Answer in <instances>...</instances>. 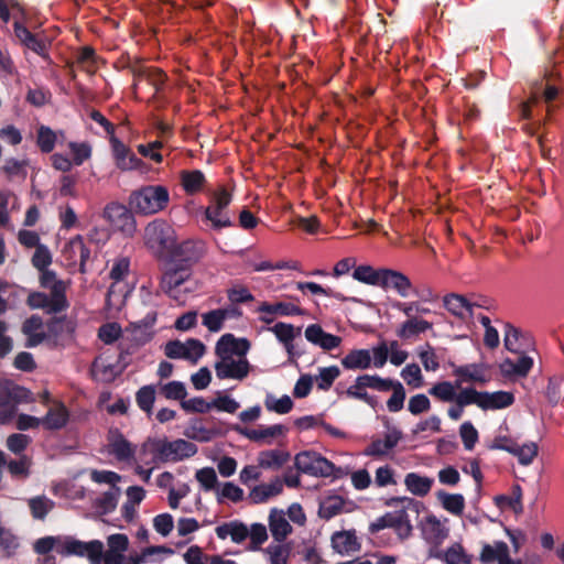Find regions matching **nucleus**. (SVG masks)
I'll list each match as a JSON object with an SVG mask.
<instances>
[{"mask_svg": "<svg viewBox=\"0 0 564 564\" xmlns=\"http://www.w3.org/2000/svg\"><path fill=\"white\" fill-rule=\"evenodd\" d=\"M249 349L250 343L246 338H236L232 334L223 335L215 346L216 377L220 380L243 381L251 370L246 357Z\"/></svg>", "mask_w": 564, "mask_h": 564, "instance_id": "obj_1", "label": "nucleus"}, {"mask_svg": "<svg viewBox=\"0 0 564 564\" xmlns=\"http://www.w3.org/2000/svg\"><path fill=\"white\" fill-rule=\"evenodd\" d=\"M197 446L186 440L169 441L167 437H149L139 451V459L144 465L177 463L194 456Z\"/></svg>", "mask_w": 564, "mask_h": 564, "instance_id": "obj_2", "label": "nucleus"}, {"mask_svg": "<svg viewBox=\"0 0 564 564\" xmlns=\"http://www.w3.org/2000/svg\"><path fill=\"white\" fill-rule=\"evenodd\" d=\"M421 503L412 498L390 499V531H392L400 541L408 539L412 534L413 523L420 517Z\"/></svg>", "mask_w": 564, "mask_h": 564, "instance_id": "obj_3", "label": "nucleus"}, {"mask_svg": "<svg viewBox=\"0 0 564 564\" xmlns=\"http://www.w3.org/2000/svg\"><path fill=\"white\" fill-rule=\"evenodd\" d=\"M170 203V193L163 185H144L133 191L129 197L131 210L142 216L163 212Z\"/></svg>", "mask_w": 564, "mask_h": 564, "instance_id": "obj_4", "label": "nucleus"}, {"mask_svg": "<svg viewBox=\"0 0 564 564\" xmlns=\"http://www.w3.org/2000/svg\"><path fill=\"white\" fill-rule=\"evenodd\" d=\"M147 248L156 256L174 249L176 234L174 228L164 219H154L144 228L143 235Z\"/></svg>", "mask_w": 564, "mask_h": 564, "instance_id": "obj_5", "label": "nucleus"}, {"mask_svg": "<svg viewBox=\"0 0 564 564\" xmlns=\"http://www.w3.org/2000/svg\"><path fill=\"white\" fill-rule=\"evenodd\" d=\"M232 195L225 187L216 189L209 199V204L204 209V218L215 230H220L234 226L229 205Z\"/></svg>", "mask_w": 564, "mask_h": 564, "instance_id": "obj_6", "label": "nucleus"}, {"mask_svg": "<svg viewBox=\"0 0 564 564\" xmlns=\"http://www.w3.org/2000/svg\"><path fill=\"white\" fill-rule=\"evenodd\" d=\"M388 360V346L381 344L371 349L350 350L343 359L341 366L347 370H364L371 366L382 368Z\"/></svg>", "mask_w": 564, "mask_h": 564, "instance_id": "obj_7", "label": "nucleus"}, {"mask_svg": "<svg viewBox=\"0 0 564 564\" xmlns=\"http://www.w3.org/2000/svg\"><path fill=\"white\" fill-rule=\"evenodd\" d=\"M191 270L184 265H173L162 275L160 288L163 293L178 303L186 301V294L191 291L187 283L191 279Z\"/></svg>", "mask_w": 564, "mask_h": 564, "instance_id": "obj_8", "label": "nucleus"}, {"mask_svg": "<svg viewBox=\"0 0 564 564\" xmlns=\"http://www.w3.org/2000/svg\"><path fill=\"white\" fill-rule=\"evenodd\" d=\"M102 550L104 543L99 540L84 542L73 536H64L57 544V553L59 555L86 557L89 564H99Z\"/></svg>", "mask_w": 564, "mask_h": 564, "instance_id": "obj_9", "label": "nucleus"}, {"mask_svg": "<svg viewBox=\"0 0 564 564\" xmlns=\"http://www.w3.org/2000/svg\"><path fill=\"white\" fill-rule=\"evenodd\" d=\"M294 463L301 473L311 476L328 477L335 470L333 463L313 451L296 454Z\"/></svg>", "mask_w": 564, "mask_h": 564, "instance_id": "obj_10", "label": "nucleus"}, {"mask_svg": "<svg viewBox=\"0 0 564 564\" xmlns=\"http://www.w3.org/2000/svg\"><path fill=\"white\" fill-rule=\"evenodd\" d=\"M165 355L171 359H185L196 364L205 354V345L194 338L186 341L171 340L164 347Z\"/></svg>", "mask_w": 564, "mask_h": 564, "instance_id": "obj_11", "label": "nucleus"}, {"mask_svg": "<svg viewBox=\"0 0 564 564\" xmlns=\"http://www.w3.org/2000/svg\"><path fill=\"white\" fill-rule=\"evenodd\" d=\"M107 452L120 463H130L135 455V446L118 429H110L107 435Z\"/></svg>", "mask_w": 564, "mask_h": 564, "instance_id": "obj_12", "label": "nucleus"}, {"mask_svg": "<svg viewBox=\"0 0 564 564\" xmlns=\"http://www.w3.org/2000/svg\"><path fill=\"white\" fill-rule=\"evenodd\" d=\"M104 218L123 232L132 234L135 230L134 217L123 204L109 203L104 209Z\"/></svg>", "mask_w": 564, "mask_h": 564, "instance_id": "obj_13", "label": "nucleus"}, {"mask_svg": "<svg viewBox=\"0 0 564 564\" xmlns=\"http://www.w3.org/2000/svg\"><path fill=\"white\" fill-rule=\"evenodd\" d=\"M110 145L116 166L120 171H133L143 166V162L139 159L122 141L116 135L110 138Z\"/></svg>", "mask_w": 564, "mask_h": 564, "instance_id": "obj_14", "label": "nucleus"}, {"mask_svg": "<svg viewBox=\"0 0 564 564\" xmlns=\"http://www.w3.org/2000/svg\"><path fill=\"white\" fill-rule=\"evenodd\" d=\"M108 549L102 550L99 564H122L124 554L129 547V539L126 534L115 533L107 538Z\"/></svg>", "mask_w": 564, "mask_h": 564, "instance_id": "obj_15", "label": "nucleus"}, {"mask_svg": "<svg viewBox=\"0 0 564 564\" xmlns=\"http://www.w3.org/2000/svg\"><path fill=\"white\" fill-rule=\"evenodd\" d=\"M257 312L260 314L259 319L265 324L273 323L275 316H296L303 314L300 306L290 302H263L258 306Z\"/></svg>", "mask_w": 564, "mask_h": 564, "instance_id": "obj_16", "label": "nucleus"}, {"mask_svg": "<svg viewBox=\"0 0 564 564\" xmlns=\"http://www.w3.org/2000/svg\"><path fill=\"white\" fill-rule=\"evenodd\" d=\"M330 543L333 550L343 556H350L359 552L361 547L356 530L334 532L330 538Z\"/></svg>", "mask_w": 564, "mask_h": 564, "instance_id": "obj_17", "label": "nucleus"}, {"mask_svg": "<svg viewBox=\"0 0 564 564\" xmlns=\"http://www.w3.org/2000/svg\"><path fill=\"white\" fill-rule=\"evenodd\" d=\"M423 539L435 546L443 543L448 535L446 521H441L433 514L427 516L421 524Z\"/></svg>", "mask_w": 564, "mask_h": 564, "instance_id": "obj_18", "label": "nucleus"}, {"mask_svg": "<svg viewBox=\"0 0 564 564\" xmlns=\"http://www.w3.org/2000/svg\"><path fill=\"white\" fill-rule=\"evenodd\" d=\"M40 278L41 286L48 289L53 295V302L57 310H65L67 307L66 286L62 280L56 278V274L50 270H41Z\"/></svg>", "mask_w": 564, "mask_h": 564, "instance_id": "obj_19", "label": "nucleus"}, {"mask_svg": "<svg viewBox=\"0 0 564 564\" xmlns=\"http://www.w3.org/2000/svg\"><path fill=\"white\" fill-rule=\"evenodd\" d=\"M443 303L445 308L455 317L465 323L471 321L476 305L465 296L452 293L444 297Z\"/></svg>", "mask_w": 564, "mask_h": 564, "instance_id": "obj_20", "label": "nucleus"}, {"mask_svg": "<svg viewBox=\"0 0 564 564\" xmlns=\"http://www.w3.org/2000/svg\"><path fill=\"white\" fill-rule=\"evenodd\" d=\"M305 338L315 346L324 350H332L337 348L341 338L339 336L326 333L319 325L312 324L305 329Z\"/></svg>", "mask_w": 564, "mask_h": 564, "instance_id": "obj_21", "label": "nucleus"}, {"mask_svg": "<svg viewBox=\"0 0 564 564\" xmlns=\"http://www.w3.org/2000/svg\"><path fill=\"white\" fill-rule=\"evenodd\" d=\"M282 491L283 480L275 477L268 484H260L252 487L248 494V500L254 505L264 503L271 498L280 495Z\"/></svg>", "mask_w": 564, "mask_h": 564, "instance_id": "obj_22", "label": "nucleus"}, {"mask_svg": "<svg viewBox=\"0 0 564 564\" xmlns=\"http://www.w3.org/2000/svg\"><path fill=\"white\" fill-rule=\"evenodd\" d=\"M236 431L250 441L271 444L272 440L276 436L283 435L286 429L282 424H274L271 426H260L258 429L237 427Z\"/></svg>", "mask_w": 564, "mask_h": 564, "instance_id": "obj_23", "label": "nucleus"}, {"mask_svg": "<svg viewBox=\"0 0 564 564\" xmlns=\"http://www.w3.org/2000/svg\"><path fill=\"white\" fill-rule=\"evenodd\" d=\"M495 447L516 456L519 463L524 466L530 465L538 455V445L534 442H528L522 445L509 442L496 445Z\"/></svg>", "mask_w": 564, "mask_h": 564, "instance_id": "obj_24", "label": "nucleus"}, {"mask_svg": "<svg viewBox=\"0 0 564 564\" xmlns=\"http://www.w3.org/2000/svg\"><path fill=\"white\" fill-rule=\"evenodd\" d=\"M14 34L17 39L29 50L33 51L40 56L45 57L47 51V43L32 34L22 23L15 21L13 23Z\"/></svg>", "mask_w": 564, "mask_h": 564, "instance_id": "obj_25", "label": "nucleus"}, {"mask_svg": "<svg viewBox=\"0 0 564 564\" xmlns=\"http://www.w3.org/2000/svg\"><path fill=\"white\" fill-rule=\"evenodd\" d=\"M514 395L509 391L481 392L480 409L484 411L501 410L512 405Z\"/></svg>", "mask_w": 564, "mask_h": 564, "instance_id": "obj_26", "label": "nucleus"}, {"mask_svg": "<svg viewBox=\"0 0 564 564\" xmlns=\"http://www.w3.org/2000/svg\"><path fill=\"white\" fill-rule=\"evenodd\" d=\"M352 278L366 284L386 286L388 269L376 270L370 265H359L354 270Z\"/></svg>", "mask_w": 564, "mask_h": 564, "instance_id": "obj_27", "label": "nucleus"}, {"mask_svg": "<svg viewBox=\"0 0 564 564\" xmlns=\"http://www.w3.org/2000/svg\"><path fill=\"white\" fill-rule=\"evenodd\" d=\"M69 412L62 403L51 406L47 413L41 417L42 425L50 431H57L66 426Z\"/></svg>", "mask_w": 564, "mask_h": 564, "instance_id": "obj_28", "label": "nucleus"}, {"mask_svg": "<svg viewBox=\"0 0 564 564\" xmlns=\"http://www.w3.org/2000/svg\"><path fill=\"white\" fill-rule=\"evenodd\" d=\"M215 531L219 539L225 540L230 538L234 543H241L249 535L247 525L238 520L218 525Z\"/></svg>", "mask_w": 564, "mask_h": 564, "instance_id": "obj_29", "label": "nucleus"}, {"mask_svg": "<svg viewBox=\"0 0 564 564\" xmlns=\"http://www.w3.org/2000/svg\"><path fill=\"white\" fill-rule=\"evenodd\" d=\"M22 332L26 336V347H35L46 337L43 332V321L39 315L29 317L23 323Z\"/></svg>", "mask_w": 564, "mask_h": 564, "instance_id": "obj_30", "label": "nucleus"}, {"mask_svg": "<svg viewBox=\"0 0 564 564\" xmlns=\"http://www.w3.org/2000/svg\"><path fill=\"white\" fill-rule=\"evenodd\" d=\"M269 528L275 542H283L292 532V527L284 512L275 509L270 512Z\"/></svg>", "mask_w": 564, "mask_h": 564, "instance_id": "obj_31", "label": "nucleus"}, {"mask_svg": "<svg viewBox=\"0 0 564 564\" xmlns=\"http://www.w3.org/2000/svg\"><path fill=\"white\" fill-rule=\"evenodd\" d=\"M121 372L118 365L107 360L104 357H98L93 364L91 373L94 378L101 382L113 381Z\"/></svg>", "mask_w": 564, "mask_h": 564, "instance_id": "obj_32", "label": "nucleus"}, {"mask_svg": "<svg viewBox=\"0 0 564 564\" xmlns=\"http://www.w3.org/2000/svg\"><path fill=\"white\" fill-rule=\"evenodd\" d=\"M485 364H467L454 367V375L462 378L463 381L480 382L488 381Z\"/></svg>", "mask_w": 564, "mask_h": 564, "instance_id": "obj_33", "label": "nucleus"}, {"mask_svg": "<svg viewBox=\"0 0 564 564\" xmlns=\"http://www.w3.org/2000/svg\"><path fill=\"white\" fill-rule=\"evenodd\" d=\"M533 366V359L521 355L517 360L506 359L501 362V372L506 376L525 377Z\"/></svg>", "mask_w": 564, "mask_h": 564, "instance_id": "obj_34", "label": "nucleus"}, {"mask_svg": "<svg viewBox=\"0 0 564 564\" xmlns=\"http://www.w3.org/2000/svg\"><path fill=\"white\" fill-rule=\"evenodd\" d=\"M432 327V323L423 318H408L397 328L395 334L401 339H409L430 330Z\"/></svg>", "mask_w": 564, "mask_h": 564, "instance_id": "obj_35", "label": "nucleus"}, {"mask_svg": "<svg viewBox=\"0 0 564 564\" xmlns=\"http://www.w3.org/2000/svg\"><path fill=\"white\" fill-rule=\"evenodd\" d=\"M390 289L395 291L402 299H409L416 295V289L411 280L402 272L390 269L389 272Z\"/></svg>", "mask_w": 564, "mask_h": 564, "instance_id": "obj_36", "label": "nucleus"}, {"mask_svg": "<svg viewBox=\"0 0 564 564\" xmlns=\"http://www.w3.org/2000/svg\"><path fill=\"white\" fill-rule=\"evenodd\" d=\"M268 330L272 332L278 340L283 344L286 349L289 356L294 355V345L293 340L296 334H300V329L295 330L292 324L286 323H276L274 326L269 327Z\"/></svg>", "mask_w": 564, "mask_h": 564, "instance_id": "obj_37", "label": "nucleus"}, {"mask_svg": "<svg viewBox=\"0 0 564 564\" xmlns=\"http://www.w3.org/2000/svg\"><path fill=\"white\" fill-rule=\"evenodd\" d=\"M443 560L446 564H471V555L468 554L458 542L451 544L444 552L430 554Z\"/></svg>", "mask_w": 564, "mask_h": 564, "instance_id": "obj_38", "label": "nucleus"}, {"mask_svg": "<svg viewBox=\"0 0 564 564\" xmlns=\"http://www.w3.org/2000/svg\"><path fill=\"white\" fill-rule=\"evenodd\" d=\"M290 458V454L281 449L263 451L259 454V466L265 469H279Z\"/></svg>", "mask_w": 564, "mask_h": 564, "instance_id": "obj_39", "label": "nucleus"}, {"mask_svg": "<svg viewBox=\"0 0 564 564\" xmlns=\"http://www.w3.org/2000/svg\"><path fill=\"white\" fill-rule=\"evenodd\" d=\"M205 253V243L203 241L187 240L177 248V254L187 263L198 261Z\"/></svg>", "mask_w": 564, "mask_h": 564, "instance_id": "obj_40", "label": "nucleus"}, {"mask_svg": "<svg viewBox=\"0 0 564 564\" xmlns=\"http://www.w3.org/2000/svg\"><path fill=\"white\" fill-rule=\"evenodd\" d=\"M509 553V546L503 541H496L492 544H484L479 560L484 564H490L499 561Z\"/></svg>", "mask_w": 564, "mask_h": 564, "instance_id": "obj_41", "label": "nucleus"}, {"mask_svg": "<svg viewBox=\"0 0 564 564\" xmlns=\"http://www.w3.org/2000/svg\"><path fill=\"white\" fill-rule=\"evenodd\" d=\"M58 137L64 138V132H55L47 126H40L37 129L36 144L43 153H51L55 148Z\"/></svg>", "mask_w": 564, "mask_h": 564, "instance_id": "obj_42", "label": "nucleus"}, {"mask_svg": "<svg viewBox=\"0 0 564 564\" xmlns=\"http://www.w3.org/2000/svg\"><path fill=\"white\" fill-rule=\"evenodd\" d=\"M291 551V544L284 541L271 543L264 549L270 564H288Z\"/></svg>", "mask_w": 564, "mask_h": 564, "instance_id": "obj_43", "label": "nucleus"}, {"mask_svg": "<svg viewBox=\"0 0 564 564\" xmlns=\"http://www.w3.org/2000/svg\"><path fill=\"white\" fill-rule=\"evenodd\" d=\"M119 496V487H109L105 492H102L98 498H96V509L102 514L110 513L116 509Z\"/></svg>", "mask_w": 564, "mask_h": 564, "instance_id": "obj_44", "label": "nucleus"}, {"mask_svg": "<svg viewBox=\"0 0 564 564\" xmlns=\"http://www.w3.org/2000/svg\"><path fill=\"white\" fill-rule=\"evenodd\" d=\"M53 492L56 496L68 500H82L86 497V488L74 481H65L54 486Z\"/></svg>", "mask_w": 564, "mask_h": 564, "instance_id": "obj_45", "label": "nucleus"}, {"mask_svg": "<svg viewBox=\"0 0 564 564\" xmlns=\"http://www.w3.org/2000/svg\"><path fill=\"white\" fill-rule=\"evenodd\" d=\"M28 304L31 308H44L47 313H59L63 310H57L53 302V295H46L42 292H31L28 296Z\"/></svg>", "mask_w": 564, "mask_h": 564, "instance_id": "obj_46", "label": "nucleus"}, {"mask_svg": "<svg viewBox=\"0 0 564 564\" xmlns=\"http://www.w3.org/2000/svg\"><path fill=\"white\" fill-rule=\"evenodd\" d=\"M432 484L433 480L431 478L423 477L414 473H411L405 477L406 488L417 496L426 495L430 491Z\"/></svg>", "mask_w": 564, "mask_h": 564, "instance_id": "obj_47", "label": "nucleus"}, {"mask_svg": "<svg viewBox=\"0 0 564 564\" xmlns=\"http://www.w3.org/2000/svg\"><path fill=\"white\" fill-rule=\"evenodd\" d=\"M205 182L204 174L198 171H184L182 172V185L187 194H194L202 189Z\"/></svg>", "mask_w": 564, "mask_h": 564, "instance_id": "obj_48", "label": "nucleus"}, {"mask_svg": "<svg viewBox=\"0 0 564 564\" xmlns=\"http://www.w3.org/2000/svg\"><path fill=\"white\" fill-rule=\"evenodd\" d=\"M54 506L55 502L46 496H36L29 499V507L35 519H44Z\"/></svg>", "mask_w": 564, "mask_h": 564, "instance_id": "obj_49", "label": "nucleus"}, {"mask_svg": "<svg viewBox=\"0 0 564 564\" xmlns=\"http://www.w3.org/2000/svg\"><path fill=\"white\" fill-rule=\"evenodd\" d=\"M339 375L340 370L337 366L324 367L319 368L318 375L315 376L313 381L315 380L318 389L326 391L332 387Z\"/></svg>", "mask_w": 564, "mask_h": 564, "instance_id": "obj_50", "label": "nucleus"}, {"mask_svg": "<svg viewBox=\"0 0 564 564\" xmlns=\"http://www.w3.org/2000/svg\"><path fill=\"white\" fill-rule=\"evenodd\" d=\"M195 478L205 491H217L218 478L214 468L204 467L198 469L195 474Z\"/></svg>", "mask_w": 564, "mask_h": 564, "instance_id": "obj_51", "label": "nucleus"}, {"mask_svg": "<svg viewBox=\"0 0 564 564\" xmlns=\"http://www.w3.org/2000/svg\"><path fill=\"white\" fill-rule=\"evenodd\" d=\"M268 411L275 412L278 414H286L293 408V401L289 395H283L279 399L273 395H268L264 401Z\"/></svg>", "mask_w": 564, "mask_h": 564, "instance_id": "obj_52", "label": "nucleus"}, {"mask_svg": "<svg viewBox=\"0 0 564 564\" xmlns=\"http://www.w3.org/2000/svg\"><path fill=\"white\" fill-rule=\"evenodd\" d=\"M216 494L218 502H221L224 499L239 502L243 499V490L231 481H227L221 487H218Z\"/></svg>", "mask_w": 564, "mask_h": 564, "instance_id": "obj_53", "label": "nucleus"}, {"mask_svg": "<svg viewBox=\"0 0 564 564\" xmlns=\"http://www.w3.org/2000/svg\"><path fill=\"white\" fill-rule=\"evenodd\" d=\"M135 401L142 411L147 412L148 414H151L155 401L154 388L152 386L142 387L137 392Z\"/></svg>", "mask_w": 564, "mask_h": 564, "instance_id": "obj_54", "label": "nucleus"}, {"mask_svg": "<svg viewBox=\"0 0 564 564\" xmlns=\"http://www.w3.org/2000/svg\"><path fill=\"white\" fill-rule=\"evenodd\" d=\"M224 313L216 308L202 314V324L212 333H218L224 326Z\"/></svg>", "mask_w": 564, "mask_h": 564, "instance_id": "obj_55", "label": "nucleus"}, {"mask_svg": "<svg viewBox=\"0 0 564 564\" xmlns=\"http://www.w3.org/2000/svg\"><path fill=\"white\" fill-rule=\"evenodd\" d=\"M240 408L237 400L228 394L221 392L217 393V397L212 401V409H216L219 412L235 413Z\"/></svg>", "mask_w": 564, "mask_h": 564, "instance_id": "obj_56", "label": "nucleus"}, {"mask_svg": "<svg viewBox=\"0 0 564 564\" xmlns=\"http://www.w3.org/2000/svg\"><path fill=\"white\" fill-rule=\"evenodd\" d=\"M159 553H172V550L165 546H149L142 550L140 554H130L129 556L124 555V560L122 564H142L147 562L148 557Z\"/></svg>", "mask_w": 564, "mask_h": 564, "instance_id": "obj_57", "label": "nucleus"}, {"mask_svg": "<svg viewBox=\"0 0 564 564\" xmlns=\"http://www.w3.org/2000/svg\"><path fill=\"white\" fill-rule=\"evenodd\" d=\"M429 393L444 402H452L456 398L455 387L448 381H442L434 384L429 390Z\"/></svg>", "mask_w": 564, "mask_h": 564, "instance_id": "obj_58", "label": "nucleus"}, {"mask_svg": "<svg viewBox=\"0 0 564 564\" xmlns=\"http://www.w3.org/2000/svg\"><path fill=\"white\" fill-rule=\"evenodd\" d=\"M362 379V376L357 377L355 383L347 389L346 394L354 399L364 400L365 402L375 408L376 400L372 395H369L367 393V388L365 387L364 383L365 380Z\"/></svg>", "mask_w": 564, "mask_h": 564, "instance_id": "obj_59", "label": "nucleus"}, {"mask_svg": "<svg viewBox=\"0 0 564 564\" xmlns=\"http://www.w3.org/2000/svg\"><path fill=\"white\" fill-rule=\"evenodd\" d=\"M162 394L169 400H185L187 395L186 387L181 381H170L161 387Z\"/></svg>", "mask_w": 564, "mask_h": 564, "instance_id": "obj_60", "label": "nucleus"}, {"mask_svg": "<svg viewBox=\"0 0 564 564\" xmlns=\"http://www.w3.org/2000/svg\"><path fill=\"white\" fill-rule=\"evenodd\" d=\"M68 148L75 165H82L91 156V147L87 142H69Z\"/></svg>", "mask_w": 564, "mask_h": 564, "instance_id": "obj_61", "label": "nucleus"}, {"mask_svg": "<svg viewBox=\"0 0 564 564\" xmlns=\"http://www.w3.org/2000/svg\"><path fill=\"white\" fill-rule=\"evenodd\" d=\"M402 379L412 388H420L423 384V377L416 364L406 365L401 371Z\"/></svg>", "mask_w": 564, "mask_h": 564, "instance_id": "obj_62", "label": "nucleus"}, {"mask_svg": "<svg viewBox=\"0 0 564 564\" xmlns=\"http://www.w3.org/2000/svg\"><path fill=\"white\" fill-rule=\"evenodd\" d=\"M443 507L453 514H460L465 507L464 497L459 494H443L441 495Z\"/></svg>", "mask_w": 564, "mask_h": 564, "instance_id": "obj_63", "label": "nucleus"}, {"mask_svg": "<svg viewBox=\"0 0 564 564\" xmlns=\"http://www.w3.org/2000/svg\"><path fill=\"white\" fill-rule=\"evenodd\" d=\"M121 334L122 329L118 323H107L98 330V337L107 345L115 343Z\"/></svg>", "mask_w": 564, "mask_h": 564, "instance_id": "obj_64", "label": "nucleus"}]
</instances>
